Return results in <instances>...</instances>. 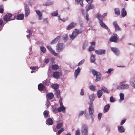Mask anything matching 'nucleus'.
<instances>
[{
    "instance_id": "33",
    "label": "nucleus",
    "mask_w": 135,
    "mask_h": 135,
    "mask_svg": "<svg viewBox=\"0 0 135 135\" xmlns=\"http://www.w3.org/2000/svg\"><path fill=\"white\" fill-rule=\"evenodd\" d=\"M38 88L39 90H42L45 88V86L42 84H40L38 85Z\"/></svg>"
},
{
    "instance_id": "39",
    "label": "nucleus",
    "mask_w": 135,
    "mask_h": 135,
    "mask_svg": "<svg viewBox=\"0 0 135 135\" xmlns=\"http://www.w3.org/2000/svg\"><path fill=\"white\" fill-rule=\"evenodd\" d=\"M114 69L113 68H109L108 70L106 71V73L108 74H110L113 71Z\"/></svg>"
},
{
    "instance_id": "64",
    "label": "nucleus",
    "mask_w": 135,
    "mask_h": 135,
    "mask_svg": "<svg viewBox=\"0 0 135 135\" xmlns=\"http://www.w3.org/2000/svg\"><path fill=\"white\" fill-rule=\"evenodd\" d=\"M126 120L125 119L123 120L120 123V124L121 125H123L125 122Z\"/></svg>"
},
{
    "instance_id": "2",
    "label": "nucleus",
    "mask_w": 135,
    "mask_h": 135,
    "mask_svg": "<svg viewBox=\"0 0 135 135\" xmlns=\"http://www.w3.org/2000/svg\"><path fill=\"white\" fill-rule=\"evenodd\" d=\"M125 82V81L121 82L120 83L119 85H117V84L115 83L113 84V88H114L115 86H116V87L115 88V89H128L129 88V85L127 84H122V83Z\"/></svg>"
},
{
    "instance_id": "10",
    "label": "nucleus",
    "mask_w": 135,
    "mask_h": 135,
    "mask_svg": "<svg viewBox=\"0 0 135 135\" xmlns=\"http://www.w3.org/2000/svg\"><path fill=\"white\" fill-rule=\"evenodd\" d=\"M65 107L63 104H60V107L57 108V110L59 112H62L63 113H64L65 112Z\"/></svg>"
},
{
    "instance_id": "9",
    "label": "nucleus",
    "mask_w": 135,
    "mask_h": 135,
    "mask_svg": "<svg viewBox=\"0 0 135 135\" xmlns=\"http://www.w3.org/2000/svg\"><path fill=\"white\" fill-rule=\"evenodd\" d=\"M118 37L116 34H114V36L111 37L110 38V40L111 42H118Z\"/></svg>"
},
{
    "instance_id": "15",
    "label": "nucleus",
    "mask_w": 135,
    "mask_h": 135,
    "mask_svg": "<svg viewBox=\"0 0 135 135\" xmlns=\"http://www.w3.org/2000/svg\"><path fill=\"white\" fill-rule=\"evenodd\" d=\"M111 49L117 55H119L120 53V51L118 49L115 47H111Z\"/></svg>"
},
{
    "instance_id": "35",
    "label": "nucleus",
    "mask_w": 135,
    "mask_h": 135,
    "mask_svg": "<svg viewBox=\"0 0 135 135\" xmlns=\"http://www.w3.org/2000/svg\"><path fill=\"white\" fill-rule=\"evenodd\" d=\"M103 93L101 90H99L97 92V96L99 98H101V96L102 95Z\"/></svg>"
},
{
    "instance_id": "50",
    "label": "nucleus",
    "mask_w": 135,
    "mask_h": 135,
    "mask_svg": "<svg viewBox=\"0 0 135 135\" xmlns=\"http://www.w3.org/2000/svg\"><path fill=\"white\" fill-rule=\"evenodd\" d=\"M62 125V124L61 123H59L56 126V128L57 129H59L61 128Z\"/></svg>"
},
{
    "instance_id": "51",
    "label": "nucleus",
    "mask_w": 135,
    "mask_h": 135,
    "mask_svg": "<svg viewBox=\"0 0 135 135\" xmlns=\"http://www.w3.org/2000/svg\"><path fill=\"white\" fill-rule=\"evenodd\" d=\"M102 114L101 113H99L98 114V119L100 121L101 118V117L102 116Z\"/></svg>"
},
{
    "instance_id": "47",
    "label": "nucleus",
    "mask_w": 135,
    "mask_h": 135,
    "mask_svg": "<svg viewBox=\"0 0 135 135\" xmlns=\"http://www.w3.org/2000/svg\"><path fill=\"white\" fill-rule=\"evenodd\" d=\"M4 8L2 5H0V13H2L3 12Z\"/></svg>"
},
{
    "instance_id": "17",
    "label": "nucleus",
    "mask_w": 135,
    "mask_h": 135,
    "mask_svg": "<svg viewBox=\"0 0 135 135\" xmlns=\"http://www.w3.org/2000/svg\"><path fill=\"white\" fill-rule=\"evenodd\" d=\"M36 14L38 16V19L39 20H41L42 19V15L39 10H36Z\"/></svg>"
},
{
    "instance_id": "31",
    "label": "nucleus",
    "mask_w": 135,
    "mask_h": 135,
    "mask_svg": "<svg viewBox=\"0 0 135 135\" xmlns=\"http://www.w3.org/2000/svg\"><path fill=\"white\" fill-rule=\"evenodd\" d=\"M24 15L23 14H20L17 15V20H22L24 18Z\"/></svg>"
},
{
    "instance_id": "53",
    "label": "nucleus",
    "mask_w": 135,
    "mask_h": 135,
    "mask_svg": "<svg viewBox=\"0 0 135 135\" xmlns=\"http://www.w3.org/2000/svg\"><path fill=\"white\" fill-rule=\"evenodd\" d=\"M85 61V60L83 59L80 61L78 64V66H80L83 64L84 62Z\"/></svg>"
},
{
    "instance_id": "52",
    "label": "nucleus",
    "mask_w": 135,
    "mask_h": 135,
    "mask_svg": "<svg viewBox=\"0 0 135 135\" xmlns=\"http://www.w3.org/2000/svg\"><path fill=\"white\" fill-rule=\"evenodd\" d=\"M31 69H33V70H37L38 69V68L37 66V67H30Z\"/></svg>"
},
{
    "instance_id": "6",
    "label": "nucleus",
    "mask_w": 135,
    "mask_h": 135,
    "mask_svg": "<svg viewBox=\"0 0 135 135\" xmlns=\"http://www.w3.org/2000/svg\"><path fill=\"white\" fill-rule=\"evenodd\" d=\"M64 46L62 44L59 43L56 46V51L57 52H60L64 49Z\"/></svg>"
},
{
    "instance_id": "13",
    "label": "nucleus",
    "mask_w": 135,
    "mask_h": 135,
    "mask_svg": "<svg viewBox=\"0 0 135 135\" xmlns=\"http://www.w3.org/2000/svg\"><path fill=\"white\" fill-rule=\"evenodd\" d=\"M76 25V23L75 22H71L68 25L66 28L67 30H70L74 27Z\"/></svg>"
},
{
    "instance_id": "60",
    "label": "nucleus",
    "mask_w": 135,
    "mask_h": 135,
    "mask_svg": "<svg viewBox=\"0 0 135 135\" xmlns=\"http://www.w3.org/2000/svg\"><path fill=\"white\" fill-rule=\"evenodd\" d=\"M89 4L91 3L93 1V0H85Z\"/></svg>"
},
{
    "instance_id": "11",
    "label": "nucleus",
    "mask_w": 135,
    "mask_h": 135,
    "mask_svg": "<svg viewBox=\"0 0 135 135\" xmlns=\"http://www.w3.org/2000/svg\"><path fill=\"white\" fill-rule=\"evenodd\" d=\"M12 17V15L11 14L7 13L3 17L4 20L7 22L8 20H11L13 19H11V18Z\"/></svg>"
},
{
    "instance_id": "32",
    "label": "nucleus",
    "mask_w": 135,
    "mask_h": 135,
    "mask_svg": "<svg viewBox=\"0 0 135 135\" xmlns=\"http://www.w3.org/2000/svg\"><path fill=\"white\" fill-rule=\"evenodd\" d=\"M94 6L93 4H90L87 8L86 9V11H88L89 10L93 9L94 8Z\"/></svg>"
},
{
    "instance_id": "16",
    "label": "nucleus",
    "mask_w": 135,
    "mask_h": 135,
    "mask_svg": "<svg viewBox=\"0 0 135 135\" xmlns=\"http://www.w3.org/2000/svg\"><path fill=\"white\" fill-rule=\"evenodd\" d=\"M81 68L79 67H78L77 69L75 70L74 72V77L75 78H76L78 75L80 71Z\"/></svg>"
},
{
    "instance_id": "8",
    "label": "nucleus",
    "mask_w": 135,
    "mask_h": 135,
    "mask_svg": "<svg viewBox=\"0 0 135 135\" xmlns=\"http://www.w3.org/2000/svg\"><path fill=\"white\" fill-rule=\"evenodd\" d=\"M97 17L98 18L99 20L100 21V23L101 26L104 28L107 29H108V27L106 26V25L102 21V20H101L100 19L101 18V15L98 14L97 15Z\"/></svg>"
},
{
    "instance_id": "43",
    "label": "nucleus",
    "mask_w": 135,
    "mask_h": 135,
    "mask_svg": "<svg viewBox=\"0 0 135 135\" xmlns=\"http://www.w3.org/2000/svg\"><path fill=\"white\" fill-rule=\"evenodd\" d=\"M115 31H121V28L119 27L118 25L114 27Z\"/></svg>"
},
{
    "instance_id": "57",
    "label": "nucleus",
    "mask_w": 135,
    "mask_h": 135,
    "mask_svg": "<svg viewBox=\"0 0 135 135\" xmlns=\"http://www.w3.org/2000/svg\"><path fill=\"white\" fill-rule=\"evenodd\" d=\"M113 24L114 27H116V26H117L118 25L117 22L116 21H114L113 22Z\"/></svg>"
},
{
    "instance_id": "3",
    "label": "nucleus",
    "mask_w": 135,
    "mask_h": 135,
    "mask_svg": "<svg viewBox=\"0 0 135 135\" xmlns=\"http://www.w3.org/2000/svg\"><path fill=\"white\" fill-rule=\"evenodd\" d=\"M83 31L81 29L77 30L75 29V31H74L72 34L69 35L70 38L71 39H74L79 34L83 32Z\"/></svg>"
},
{
    "instance_id": "48",
    "label": "nucleus",
    "mask_w": 135,
    "mask_h": 135,
    "mask_svg": "<svg viewBox=\"0 0 135 135\" xmlns=\"http://www.w3.org/2000/svg\"><path fill=\"white\" fill-rule=\"evenodd\" d=\"M40 49L41 51L43 53H45L46 51V48L44 47L41 46L40 47Z\"/></svg>"
},
{
    "instance_id": "18",
    "label": "nucleus",
    "mask_w": 135,
    "mask_h": 135,
    "mask_svg": "<svg viewBox=\"0 0 135 135\" xmlns=\"http://www.w3.org/2000/svg\"><path fill=\"white\" fill-rule=\"evenodd\" d=\"M95 55L91 53L90 54V61L91 62L95 63Z\"/></svg>"
},
{
    "instance_id": "49",
    "label": "nucleus",
    "mask_w": 135,
    "mask_h": 135,
    "mask_svg": "<svg viewBox=\"0 0 135 135\" xmlns=\"http://www.w3.org/2000/svg\"><path fill=\"white\" fill-rule=\"evenodd\" d=\"M53 2H48L46 3L45 4V5L46 6H49L52 5L53 4Z\"/></svg>"
},
{
    "instance_id": "41",
    "label": "nucleus",
    "mask_w": 135,
    "mask_h": 135,
    "mask_svg": "<svg viewBox=\"0 0 135 135\" xmlns=\"http://www.w3.org/2000/svg\"><path fill=\"white\" fill-rule=\"evenodd\" d=\"M58 86V85L56 84H53L51 85V87L54 89H57Z\"/></svg>"
},
{
    "instance_id": "30",
    "label": "nucleus",
    "mask_w": 135,
    "mask_h": 135,
    "mask_svg": "<svg viewBox=\"0 0 135 135\" xmlns=\"http://www.w3.org/2000/svg\"><path fill=\"white\" fill-rule=\"evenodd\" d=\"M114 12L115 15L117 16L119 15L120 14V12L119 9L118 8H116L114 9Z\"/></svg>"
},
{
    "instance_id": "54",
    "label": "nucleus",
    "mask_w": 135,
    "mask_h": 135,
    "mask_svg": "<svg viewBox=\"0 0 135 135\" xmlns=\"http://www.w3.org/2000/svg\"><path fill=\"white\" fill-rule=\"evenodd\" d=\"M68 39V36L67 34L65 35L63 37V39L65 41H66Z\"/></svg>"
},
{
    "instance_id": "40",
    "label": "nucleus",
    "mask_w": 135,
    "mask_h": 135,
    "mask_svg": "<svg viewBox=\"0 0 135 135\" xmlns=\"http://www.w3.org/2000/svg\"><path fill=\"white\" fill-rule=\"evenodd\" d=\"M96 87L95 86L91 85L89 86V89L91 90L94 91L95 90Z\"/></svg>"
},
{
    "instance_id": "27",
    "label": "nucleus",
    "mask_w": 135,
    "mask_h": 135,
    "mask_svg": "<svg viewBox=\"0 0 135 135\" xmlns=\"http://www.w3.org/2000/svg\"><path fill=\"white\" fill-rule=\"evenodd\" d=\"M110 107V105L109 104L106 105L104 107V112L105 113L109 110Z\"/></svg>"
},
{
    "instance_id": "14",
    "label": "nucleus",
    "mask_w": 135,
    "mask_h": 135,
    "mask_svg": "<svg viewBox=\"0 0 135 135\" xmlns=\"http://www.w3.org/2000/svg\"><path fill=\"white\" fill-rule=\"evenodd\" d=\"M105 50L104 49H99L96 50L95 52L98 55H102L105 54Z\"/></svg>"
},
{
    "instance_id": "42",
    "label": "nucleus",
    "mask_w": 135,
    "mask_h": 135,
    "mask_svg": "<svg viewBox=\"0 0 135 135\" xmlns=\"http://www.w3.org/2000/svg\"><path fill=\"white\" fill-rule=\"evenodd\" d=\"M27 32L29 33V35H26L27 37V38H29L30 36L31 35L32 33V32L30 30H28L27 31Z\"/></svg>"
},
{
    "instance_id": "46",
    "label": "nucleus",
    "mask_w": 135,
    "mask_h": 135,
    "mask_svg": "<svg viewBox=\"0 0 135 135\" xmlns=\"http://www.w3.org/2000/svg\"><path fill=\"white\" fill-rule=\"evenodd\" d=\"M110 101L111 102L113 103L115 101V100L113 96H111L110 98Z\"/></svg>"
},
{
    "instance_id": "26",
    "label": "nucleus",
    "mask_w": 135,
    "mask_h": 135,
    "mask_svg": "<svg viewBox=\"0 0 135 135\" xmlns=\"http://www.w3.org/2000/svg\"><path fill=\"white\" fill-rule=\"evenodd\" d=\"M90 43L91 44V46L89 47V51H91L94 50V47L92 46L93 45L94 46L95 44V43L94 42H90Z\"/></svg>"
},
{
    "instance_id": "34",
    "label": "nucleus",
    "mask_w": 135,
    "mask_h": 135,
    "mask_svg": "<svg viewBox=\"0 0 135 135\" xmlns=\"http://www.w3.org/2000/svg\"><path fill=\"white\" fill-rule=\"evenodd\" d=\"M130 85L135 88V80H132L130 81Z\"/></svg>"
},
{
    "instance_id": "5",
    "label": "nucleus",
    "mask_w": 135,
    "mask_h": 135,
    "mask_svg": "<svg viewBox=\"0 0 135 135\" xmlns=\"http://www.w3.org/2000/svg\"><path fill=\"white\" fill-rule=\"evenodd\" d=\"M61 75L62 72L60 70L54 72L52 74L53 77L57 79H58L60 77V76H61Z\"/></svg>"
},
{
    "instance_id": "37",
    "label": "nucleus",
    "mask_w": 135,
    "mask_h": 135,
    "mask_svg": "<svg viewBox=\"0 0 135 135\" xmlns=\"http://www.w3.org/2000/svg\"><path fill=\"white\" fill-rule=\"evenodd\" d=\"M89 99L91 101H93L94 100L95 98L94 94H91L89 96Z\"/></svg>"
},
{
    "instance_id": "55",
    "label": "nucleus",
    "mask_w": 135,
    "mask_h": 135,
    "mask_svg": "<svg viewBox=\"0 0 135 135\" xmlns=\"http://www.w3.org/2000/svg\"><path fill=\"white\" fill-rule=\"evenodd\" d=\"M84 113V112L83 111H81L79 112L78 115L79 117L82 116Z\"/></svg>"
},
{
    "instance_id": "7",
    "label": "nucleus",
    "mask_w": 135,
    "mask_h": 135,
    "mask_svg": "<svg viewBox=\"0 0 135 135\" xmlns=\"http://www.w3.org/2000/svg\"><path fill=\"white\" fill-rule=\"evenodd\" d=\"M25 17H27L30 14V11L29 7L27 4H25Z\"/></svg>"
},
{
    "instance_id": "24",
    "label": "nucleus",
    "mask_w": 135,
    "mask_h": 135,
    "mask_svg": "<svg viewBox=\"0 0 135 135\" xmlns=\"http://www.w3.org/2000/svg\"><path fill=\"white\" fill-rule=\"evenodd\" d=\"M46 123L47 124L52 125L53 124V122L51 119L49 118L47 120Z\"/></svg>"
},
{
    "instance_id": "45",
    "label": "nucleus",
    "mask_w": 135,
    "mask_h": 135,
    "mask_svg": "<svg viewBox=\"0 0 135 135\" xmlns=\"http://www.w3.org/2000/svg\"><path fill=\"white\" fill-rule=\"evenodd\" d=\"M51 15L52 16H57L58 15L57 12V11H55L51 13Z\"/></svg>"
},
{
    "instance_id": "62",
    "label": "nucleus",
    "mask_w": 135,
    "mask_h": 135,
    "mask_svg": "<svg viewBox=\"0 0 135 135\" xmlns=\"http://www.w3.org/2000/svg\"><path fill=\"white\" fill-rule=\"evenodd\" d=\"M80 94L81 95H84V92L83 90L81 89V90Z\"/></svg>"
},
{
    "instance_id": "19",
    "label": "nucleus",
    "mask_w": 135,
    "mask_h": 135,
    "mask_svg": "<svg viewBox=\"0 0 135 135\" xmlns=\"http://www.w3.org/2000/svg\"><path fill=\"white\" fill-rule=\"evenodd\" d=\"M118 131L120 133H123L124 132L125 130L124 127L122 126H118Z\"/></svg>"
},
{
    "instance_id": "63",
    "label": "nucleus",
    "mask_w": 135,
    "mask_h": 135,
    "mask_svg": "<svg viewBox=\"0 0 135 135\" xmlns=\"http://www.w3.org/2000/svg\"><path fill=\"white\" fill-rule=\"evenodd\" d=\"M49 104H50L49 102V101H48V100H47V101L46 102V105L47 106V107H48L49 106Z\"/></svg>"
},
{
    "instance_id": "36",
    "label": "nucleus",
    "mask_w": 135,
    "mask_h": 135,
    "mask_svg": "<svg viewBox=\"0 0 135 135\" xmlns=\"http://www.w3.org/2000/svg\"><path fill=\"white\" fill-rule=\"evenodd\" d=\"M102 90L104 92L108 94L109 91L107 88L104 86H103L102 87Z\"/></svg>"
},
{
    "instance_id": "25",
    "label": "nucleus",
    "mask_w": 135,
    "mask_h": 135,
    "mask_svg": "<svg viewBox=\"0 0 135 135\" xmlns=\"http://www.w3.org/2000/svg\"><path fill=\"white\" fill-rule=\"evenodd\" d=\"M127 15L126 12L124 8H123L121 11V14L122 16L124 17L126 16Z\"/></svg>"
},
{
    "instance_id": "38",
    "label": "nucleus",
    "mask_w": 135,
    "mask_h": 135,
    "mask_svg": "<svg viewBox=\"0 0 135 135\" xmlns=\"http://www.w3.org/2000/svg\"><path fill=\"white\" fill-rule=\"evenodd\" d=\"M52 68L53 70H56L59 69V66L57 65H52Z\"/></svg>"
},
{
    "instance_id": "29",
    "label": "nucleus",
    "mask_w": 135,
    "mask_h": 135,
    "mask_svg": "<svg viewBox=\"0 0 135 135\" xmlns=\"http://www.w3.org/2000/svg\"><path fill=\"white\" fill-rule=\"evenodd\" d=\"M60 36H58L52 40L51 43V44H53L56 43L60 38Z\"/></svg>"
},
{
    "instance_id": "23",
    "label": "nucleus",
    "mask_w": 135,
    "mask_h": 135,
    "mask_svg": "<svg viewBox=\"0 0 135 135\" xmlns=\"http://www.w3.org/2000/svg\"><path fill=\"white\" fill-rule=\"evenodd\" d=\"M120 99L119 100V102H121L123 101L124 99V95L122 93H120L119 94Z\"/></svg>"
},
{
    "instance_id": "44",
    "label": "nucleus",
    "mask_w": 135,
    "mask_h": 135,
    "mask_svg": "<svg viewBox=\"0 0 135 135\" xmlns=\"http://www.w3.org/2000/svg\"><path fill=\"white\" fill-rule=\"evenodd\" d=\"M49 113V111L47 110H45L44 112V114L45 117H48Z\"/></svg>"
},
{
    "instance_id": "1",
    "label": "nucleus",
    "mask_w": 135,
    "mask_h": 135,
    "mask_svg": "<svg viewBox=\"0 0 135 135\" xmlns=\"http://www.w3.org/2000/svg\"><path fill=\"white\" fill-rule=\"evenodd\" d=\"M89 114L85 113V115L86 119L87 120L90 119L91 118L92 120L94 119L95 116L93 114L94 109L92 103H90L88 108Z\"/></svg>"
},
{
    "instance_id": "4",
    "label": "nucleus",
    "mask_w": 135,
    "mask_h": 135,
    "mask_svg": "<svg viewBox=\"0 0 135 135\" xmlns=\"http://www.w3.org/2000/svg\"><path fill=\"white\" fill-rule=\"evenodd\" d=\"M88 127L86 125H83L81 127V133L82 135H88Z\"/></svg>"
},
{
    "instance_id": "20",
    "label": "nucleus",
    "mask_w": 135,
    "mask_h": 135,
    "mask_svg": "<svg viewBox=\"0 0 135 135\" xmlns=\"http://www.w3.org/2000/svg\"><path fill=\"white\" fill-rule=\"evenodd\" d=\"M102 77V75L100 73L99 74H98L95 77V81L98 82L100 81Z\"/></svg>"
},
{
    "instance_id": "12",
    "label": "nucleus",
    "mask_w": 135,
    "mask_h": 135,
    "mask_svg": "<svg viewBox=\"0 0 135 135\" xmlns=\"http://www.w3.org/2000/svg\"><path fill=\"white\" fill-rule=\"evenodd\" d=\"M47 47L49 50L50 52L55 56H57L58 55V53L56 52L50 46H47Z\"/></svg>"
},
{
    "instance_id": "21",
    "label": "nucleus",
    "mask_w": 135,
    "mask_h": 135,
    "mask_svg": "<svg viewBox=\"0 0 135 135\" xmlns=\"http://www.w3.org/2000/svg\"><path fill=\"white\" fill-rule=\"evenodd\" d=\"M75 2L76 4H80L82 7H83V0H75Z\"/></svg>"
},
{
    "instance_id": "58",
    "label": "nucleus",
    "mask_w": 135,
    "mask_h": 135,
    "mask_svg": "<svg viewBox=\"0 0 135 135\" xmlns=\"http://www.w3.org/2000/svg\"><path fill=\"white\" fill-rule=\"evenodd\" d=\"M64 130V129L63 128H61L57 133L59 134H60Z\"/></svg>"
},
{
    "instance_id": "59",
    "label": "nucleus",
    "mask_w": 135,
    "mask_h": 135,
    "mask_svg": "<svg viewBox=\"0 0 135 135\" xmlns=\"http://www.w3.org/2000/svg\"><path fill=\"white\" fill-rule=\"evenodd\" d=\"M43 21L46 23H48V21L47 20V18H44L43 19Z\"/></svg>"
},
{
    "instance_id": "28",
    "label": "nucleus",
    "mask_w": 135,
    "mask_h": 135,
    "mask_svg": "<svg viewBox=\"0 0 135 135\" xmlns=\"http://www.w3.org/2000/svg\"><path fill=\"white\" fill-rule=\"evenodd\" d=\"M92 73L93 75L94 76H96L98 75V74H99L100 73L99 72H98L95 70L94 69H93L92 70Z\"/></svg>"
},
{
    "instance_id": "56",
    "label": "nucleus",
    "mask_w": 135,
    "mask_h": 135,
    "mask_svg": "<svg viewBox=\"0 0 135 135\" xmlns=\"http://www.w3.org/2000/svg\"><path fill=\"white\" fill-rule=\"evenodd\" d=\"M80 130L79 129L77 130L76 131L75 135H80Z\"/></svg>"
},
{
    "instance_id": "61",
    "label": "nucleus",
    "mask_w": 135,
    "mask_h": 135,
    "mask_svg": "<svg viewBox=\"0 0 135 135\" xmlns=\"http://www.w3.org/2000/svg\"><path fill=\"white\" fill-rule=\"evenodd\" d=\"M49 60H50L49 59H45V62L47 64L49 62Z\"/></svg>"
},
{
    "instance_id": "22",
    "label": "nucleus",
    "mask_w": 135,
    "mask_h": 135,
    "mask_svg": "<svg viewBox=\"0 0 135 135\" xmlns=\"http://www.w3.org/2000/svg\"><path fill=\"white\" fill-rule=\"evenodd\" d=\"M53 94L52 93L48 94L47 95V97L48 100L51 99L54 97Z\"/></svg>"
}]
</instances>
